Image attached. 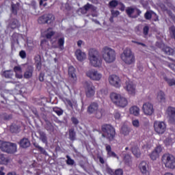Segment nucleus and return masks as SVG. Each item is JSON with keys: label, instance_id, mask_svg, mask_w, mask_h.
<instances>
[{"label": "nucleus", "instance_id": "obj_1", "mask_svg": "<svg viewBox=\"0 0 175 175\" xmlns=\"http://www.w3.org/2000/svg\"><path fill=\"white\" fill-rule=\"evenodd\" d=\"M102 56L104 61L107 64H111L116 61V51L111 47L105 46L103 49Z\"/></svg>", "mask_w": 175, "mask_h": 175}, {"label": "nucleus", "instance_id": "obj_61", "mask_svg": "<svg viewBox=\"0 0 175 175\" xmlns=\"http://www.w3.org/2000/svg\"><path fill=\"white\" fill-rule=\"evenodd\" d=\"M36 69L40 70L42 68V62H36Z\"/></svg>", "mask_w": 175, "mask_h": 175}, {"label": "nucleus", "instance_id": "obj_35", "mask_svg": "<svg viewBox=\"0 0 175 175\" xmlns=\"http://www.w3.org/2000/svg\"><path fill=\"white\" fill-rule=\"evenodd\" d=\"M157 98V100L161 103L165 101V94L162 91H160L158 92Z\"/></svg>", "mask_w": 175, "mask_h": 175}, {"label": "nucleus", "instance_id": "obj_58", "mask_svg": "<svg viewBox=\"0 0 175 175\" xmlns=\"http://www.w3.org/2000/svg\"><path fill=\"white\" fill-rule=\"evenodd\" d=\"M111 14H112V16L116 18L120 15V12L118 10H112Z\"/></svg>", "mask_w": 175, "mask_h": 175}, {"label": "nucleus", "instance_id": "obj_12", "mask_svg": "<svg viewBox=\"0 0 175 175\" xmlns=\"http://www.w3.org/2000/svg\"><path fill=\"white\" fill-rule=\"evenodd\" d=\"M138 169L143 175H150L149 165L147 161H142L138 165Z\"/></svg>", "mask_w": 175, "mask_h": 175}, {"label": "nucleus", "instance_id": "obj_38", "mask_svg": "<svg viewBox=\"0 0 175 175\" xmlns=\"http://www.w3.org/2000/svg\"><path fill=\"white\" fill-rule=\"evenodd\" d=\"M38 23L40 25H44V24H47V21H46V14L40 16L38 19Z\"/></svg>", "mask_w": 175, "mask_h": 175}, {"label": "nucleus", "instance_id": "obj_57", "mask_svg": "<svg viewBox=\"0 0 175 175\" xmlns=\"http://www.w3.org/2000/svg\"><path fill=\"white\" fill-rule=\"evenodd\" d=\"M149 32V27L148 26H145L143 28V33L144 36H147Z\"/></svg>", "mask_w": 175, "mask_h": 175}, {"label": "nucleus", "instance_id": "obj_2", "mask_svg": "<svg viewBox=\"0 0 175 175\" xmlns=\"http://www.w3.org/2000/svg\"><path fill=\"white\" fill-rule=\"evenodd\" d=\"M102 137H105L109 142L115 140L116 130L110 124H104L102 126Z\"/></svg>", "mask_w": 175, "mask_h": 175}, {"label": "nucleus", "instance_id": "obj_20", "mask_svg": "<svg viewBox=\"0 0 175 175\" xmlns=\"http://www.w3.org/2000/svg\"><path fill=\"white\" fill-rule=\"evenodd\" d=\"M75 55L77 59L79 62H82L86 59V54L85 52L82 51L81 49H77L75 51Z\"/></svg>", "mask_w": 175, "mask_h": 175}, {"label": "nucleus", "instance_id": "obj_19", "mask_svg": "<svg viewBox=\"0 0 175 175\" xmlns=\"http://www.w3.org/2000/svg\"><path fill=\"white\" fill-rule=\"evenodd\" d=\"M167 113L170 117V122L172 123L175 122V108L170 107L167 108Z\"/></svg>", "mask_w": 175, "mask_h": 175}, {"label": "nucleus", "instance_id": "obj_28", "mask_svg": "<svg viewBox=\"0 0 175 175\" xmlns=\"http://www.w3.org/2000/svg\"><path fill=\"white\" fill-rule=\"evenodd\" d=\"M19 3H16V4L12 3L11 4V13L14 14V16H16L18 14V10H19Z\"/></svg>", "mask_w": 175, "mask_h": 175}, {"label": "nucleus", "instance_id": "obj_15", "mask_svg": "<svg viewBox=\"0 0 175 175\" xmlns=\"http://www.w3.org/2000/svg\"><path fill=\"white\" fill-rule=\"evenodd\" d=\"M125 89L126 90L129 94L135 95L136 93V86L133 84L132 81L129 80L126 82V87Z\"/></svg>", "mask_w": 175, "mask_h": 175}, {"label": "nucleus", "instance_id": "obj_33", "mask_svg": "<svg viewBox=\"0 0 175 175\" xmlns=\"http://www.w3.org/2000/svg\"><path fill=\"white\" fill-rule=\"evenodd\" d=\"M68 137L69 139L72 142L76 140V132L75 131V129H70L68 131Z\"/></svg>", "mask_w": 175, "mask_h": 175}, {"label": "nucleus", "instance_id": "obj_62", "mask_svg": "<svg viewBox=\"0 0 175 175\" xmlns=\"http://www.w3.org/2000/svg\"><path fill=\"white\" fill-rule=\"evenodd\" d=\"M107 172L110 175H115V173H114L115 172H113V170L110 167H107Z\"/></svg>", "mask_w": 175, "mask_h": 175}, {"label": "nucleus", "instance_id": "obj_64", "mask_svg": "<svg viewBox=\"0 0 175 175\" xmlns=\"http://www.w3.org/2000/svg\"><path fill=\"white\" fill-rule=\"evenodd\" d=\"M168 67L175 72V64H168Z\"/></svg>", "mask_w": 175, "mask_h": 175}, {"label": "nucleus", "instance_id": "obj_17", "mask_svg": "<svg viewBox=\"0 0 175 175\" xmlns=\"http://www.w3.org/2000/svg\"><path fill=\"white\" fill-rule=\"evenodd\" d=\"M161 77H162L164 81L167 83V84L172 87L175 85V79H169L166 76V74L165 72H161Z\"/></svg>", "mask_w": 175, "mask_h": 175}, {"label": "nucleus", "instance_id": "obj_16", "mask_svg": "<svg viewBox=\"0 0 175 175\" xmlns=\"http://www.w3.org/2000/svg\"><path fill=\"white\" fill-rule=\"evenodd\" d=\"M33 70L34 69L33 66H27L23 74V77L27 79H31L33 77Z\"/></svg>", "mask_w": 175, "mask_h": 175}, {"label": "nucleus", "instance_id": "obj_7", "mask_svg": "<svg viewBox=\"0 0 175 175\" xmlns=\"http://www.w3.org/2000/svg\"><path fill=\"white\" fill-rule=\"evenodd\" d=\"M161 162L168 169H175V157L170 154H165L161 157Z\"/></svg>", "mask_w": 175, "mask_h": 175}, {"label": "nucleus", "instance_id": "obj_48", "mask_svg": "<svg viewBox=\"0 0 175 175\" xmlns=\"http://www.w3.org/2000/svg\"><path fill=\"white\" fill-rule=\"evenodd\" d=\"M144 18L146 20L150 21L152 18V13L150 11H147L144 14Z\"/></svg>", "mask_w": 175, "mask_h": 175}, {"label": "nucleus", "instance_id": "obj_32", "mask_svg": "<svg viewBox=\"0 0 175 175\" xmlns=\"http://www.w3.org/2000/svg\"><path fill=\"white\" fill-rule=\"evenodd\" d=\"M20 26L19 22L17 19L11 20V23H10V27L12 29H15Z\"/></svg>", "mask_w": 175, "mask_h": 175}, {"label": "nucleus", "instance_id": "obj_51", "mask_svg": "<svg viewBox=\"0 0 175 175\" xmlns=\"http://www.w3.org/2000/svg\"><path fill=\"white\" fill-rule=\"evenodd\" d=\"M19 56L23 59H25L27 57V53L25 51L21 50V51H19Z\"/></svg>", "mask_w": 175, "mask_h": 175}, {"label": "nucleus", "instance_id": "obj_6", "mask_svg": "<svg viewBox=\"0 0 175 175\" xmlns=\"http://www.w3.org/2000/svg\"><path fill=\"white\" fill-rule=\"evenodd\" d=\"M0 149L8 154H14L17 152V145L14 143L0 140Z\"/></svg>", "mask_w": 175, "mask_h": 175}, {"label": "nucleus", "instance_id": "obj_22", "mask_svg": "<svg viewBox=\"0 0 175 175\" xmlns=\"http://www.w3.org/2000/svg\"><path fill=\"white\" fill-rule=\"evenodd\" d=\"M98 109V105L96 103H92L88 107L87 111L89 114L94 113Z\"/></svg>", "mask_w": 175, "mask_h": 175}, {"label": "nucleus", "instance_id": "obj_14", "mask_svg": "<svg viewBox=\"0 0 175 175\" xmlns=\"http://www.w3.org/2000/svg\"><path fill=\"white\" fill-rule=\"evenodd\" d=\"M162 152V147L160 146H157L152 152L149 154L150 159L152 161H156L159 158V155Z\"/></svg>", "mask_w": 175, "mask_h": 175}, {"label": "nucleus", "instance_id": "obj_8", "mask_svg": "<svg viewBox=\"0 0 175 175\" xmlns=\"http://www.w3.org/2000/svg\"><path fill=\"white\" fill-rule=\"evenodd\" d=\"M154 129L158 135H163L167 130V125L164 122L154 121Z\"/></svg>", "mask_w": 175, "mask_h": 175}, {"label": "nucleus", "instance_id": "obj_55", "mask_svg": "<svg viewBox=\"0 0 175 175\" xmlns=\"http://www.w3.org/2000/svg\"><path fill=\"white\" fill-rule=\"evenodd\" d=\"M132 159L130 155H126L124 157V161L127 164H130L131 163Z\"/></svg>", "mask_w": 175, "mask_h": 175}, {"label": "nucleus", "instance_id": "obj_23", "mask_svg": "<svg viewBox=\"0 0 175 175\" xmlns=\"http://www.w3.org/2000/svg\"><path fill=\"white\" fill-rule=\"evenodd\" d=\"M68 75L69 77L73 81H77V77H76V70L75 69V67L70 66L68 68Z\"/></svg>", "mask_w": 175, "mask_h": 175}, {"label": "nucleus", "instance_id": "obj_18", "mask_svg": "<svg viewBox=\"0 0 175 175\" xmlns=\"http://www.w3.org/2000/svg\"><path fill=\"white\" fill-rule=\"evenodd\" d=\"M18 144L21 148L23 149H26L30 147L31 146V142L27 138H23L20 140L18 142Z\"/></svg>", "mask_w": 175, "mask_h": 175}, {"label": "nucleus", "instance_id": "obj_21", "mask_svg": "<svg viewBox=\"0 0 175 175\" xmlns=\"http://www.w3.org/2000/svg\"><path fill=\"white\" fill-rule=\"evenodd\" d=\"M105 149L107 152L108 157H113L119 159V157L111 150V146L109 144H105Z\"/></svg>", "mask_w": 175, "mask_h": 175}, {"label": "nucleus", "instance_id": "obj_3", "mask_svg": "<svg viewBox=\"0 0 175 175\" xmlns=\"http://www.w3.org/2000/svg\"><path fill=\"white\" fill-rule=\"evenodd\" d=\"M89 60L91 66L95 68H99L102 65V59L100 57V54L95 49L89 51Z\"/></svg>", "mask_w": 175, "mask_h": 175}, {"label": "nucleus", "instance_id": "obj_25", "mask_svg": "<svg viewBox=\"0 0 175 175\" xmlns=\"http://www.w3.org/2000/svg\"><path fill=\"white\" fill-rule=\"evenodd\" d=\"M65 103L68 106H70L72 109H77L78 107L77 100H76L75 99H71V100L66 99Z\"/></svg>", "mask_w": 175, "mask_h": 175}, {"label": "nucleus", "instance_id": "obj_4", "mask_svg": "<svg viewBox=\"0 0 175 175\" xmlns=\"http://www.w3.org/2000/svg\"><path fill=\"white\" fill-rule=\"evenodd\" d=\"M121 59L126 65H133L135 62V57L130 48L124 50L121 55Z\"/></svg>", "mask_w": 175, "mask_h": 175}, {"label": "nucleus", "instance_id": "obj_36", "mask_svg": "<svg viewBox=\"0 0 175 175\" xmlns=\"http://www.w3.org/2000/svg\"><path fill=\"white\" fill-rule=\"evenodd\" d=\"M162 51L167 55H172L174 53V50L169 46H164Z\"/></svg>", "mask_w": 175, "mask_h": 175}, {"label": "nucleus", "instance_id": "obj_39", "mask_svg": "<svg viewBox=\"0 0 175 175\" xmlns=\"http://www.w3.org/2000/svg\"><path fill=\"white\" fill-rule=\"evenodd\" d=\"M53 111L59 116H61L62 115L64 114V110L57 107H53Z\"/></svg>", "mask_w": 175, "mask_h": 175}, {"label": "nucleus", "instance_id": "obj_27", "mask_svg": "<svg viewBox=\"0 0 175 175\" xmlns=\"http://www.w3.org/2000/svg\"><path fill=\"white\" fill-rule=\"evenodd\" d=\"M88 10H92L93 12H95V10H96V8L90 3H87L83 7V9L81 10V11L82 13H87Z\"/></svg>", "mask_w": 175, "mask_h": 175}, {"label": "nucleus", "instance_id": "obj_9", "mask_svg": "<svg viewBox=\"0 0 175 175\" xmlns=\"http://www.w3.org/2000/svg\"><path fill=\"white\" fill-rule=\"evenodd\" d=\"M85 75L90 79L94 81H99L103 77V74L94 69L88 70V71H86Z\"/></svg>", "mask_w": 175, "mask_h": 175}, {"label": "nucleus", "instance_id": "obj_40", "mask_svg": "<svg viewBox=\"0 0 175 175\" xmlns=\"http://www.w3.org/2000/svg\"><path fill=\"white\" fill-rule=\"evenodd\" d=\"M3 75H4V77L7 79H10L14 76V72L11 70H8L7 71H4Z\"/></svg>", "mask_w": 175, "mask_h": 175}, {"label": "nucleus", "instance_id": "obj_47", "mask_svg": "<svg viewBox=\"0 0 175 175\" xmlns=\"http://www.w3.org/2000/svg\"><path fill=\"white\" fill-rule=\"evenodd\" d=\"M94 114L96 118L100 119L103 116V110L98 109V110L94 113Z\"/></svg>", "mask_w": 175, "mask_h": 175}, {"label": "nucleus", "instance_id": "obj_34", "mask_svg": "<svg viewBox=\"0 0 175 175\" xmlns=\"http://www.w3.org/2000/svg\"><path fill=\"white\" fill-rule=\"evenodd\" d=\"M64 44H65V38L62 37L57 40V47L61 49L64 50Z\"/></svg>", "mask_w": 175, "mask_h": 175}, {"label": "nucleus", "instance_id": "obj_52", "mask_svg": "<svg viewBox=\"0 0 175 175\" xmlns=\"http://www.w3.org/2000/svg\"><path fill=\"white\" fill-rule=\"evenodd\" d=\"M42 174V171L40 170H35L33 172L32 175H40ZM28 175H31V172L30 171H28Z\"/></svg>", "mask_w": 175, "mask_h": 175}, {"label": "nucleus", "instance_id": "obj_49", "mask_svg": "<svg viewBox=\"0 0 175 175\" xmlns=\"http://www.w3.org/2000/svg\"><path fill=\"white\" fill-rule=\"evenodd\" d=\"M118 5V1L117 0H112L109 2L110 8H116Z\"/></svg>", "mask_w": 175, "mask_h": 175}, {"label": "nucleus", "instance_id": "obj_26", "mask_svg": "<svg viewBox=\"0 0 175 175\" xmlns=\"http://www.w3.org/2000/svg\"><path fill=\"white\" fill-rule=\"evenodd\" d=\"M38 133L40 135L39 140H40L44 144H48V137L46 134L42 131H38Z\"/></svg>", "mask_w": 175, "mask_h": 175}, {"label": "nucleus", "instance_id": "obj_56", "mask_svg": "<svg viewBox=\"0 0 175 175\" xmlns=\"http://www.w3.org/2000/svg\"><path fill=\"white\" fill-rule=\"evenodd\" d=\"M123 174H124V172L121 168L116 170L114 172V175H123Z\"/></svg>", "mask_w": 175, "mask_h": 175}, {"label": "nucleus", "instance_id": "obj_24", "mask_svg": "<svg viewBox=\"0 0 175 175\" xmlns=\"http://www.w3.org/2000/svg\"><path fill=\"white\" fill-rule=\"evenodd\" d=\"M131 152H133V154L137 158H139L141 156V152L139 148L135 146V143H131Z\"/></svg>", "mask_w": 175, "mask_h": 175}, {"label": "nucleus", "instance_id": "obj_11", "mask_svg": "<svg viewBox=\"0 0 175 175\" xmlns=\"http://www.w3.org/2000/svg\"><path fill=\"white\" fill-rule=\"evenodd\" d=\"M142 111L145 115H152L154 111L153 105L149 102L144 103L142 105Z\"/></svg>", "mask_w": 175, "mask_h": 175}, {"label": "nucleus", "instance_id": "obj_54", "mask_svg": "<svg viewBox=\"0 0 175 175\" xmlns=\"http://www.w3.org/2000/svg\"><path fill=\"white\" fill-rule=\"evenodd\" d=\"M172 142H173V139L171 137H168L165 140V143L166 146L171 145L172 144Z\"/></svg>", "mask_w": 175, "mask_h": 175}, {"label": "nucleus", "instance_id": "obj_31", "mask_svg": "<svg viewBox=\"0 0 175 175\" xmlns=\"http://www.w3.org/2000/svg\"><path fill=\"white\" fill-rule=\"evenodd\" d=\"M20 129V126L18 124H11V126L10 127V131L12 132V133H18Z\"/></svg>", "mask_w": 175, "mask_h": 175}, {"label": "nucleus", "instance_id": "obj_43", "mask_svg": "<svg viewBox=\"0 0 175 175\" xmlns=\"http://www.w3.org/2000/svg\"><path fill=\"white\" fill-rule=\"evenodd\" d=\"M170 34L175 40V26L172 25L169 28Z\"/></svg>", "mask_w": 175, "mask_h": 175}, {"label": "nucleus", "instance_id": "obj_5", "mask_svg": "<svg viewBox=\"0 0 175 175\" xmlns=\"http://www.w3.org/2000/svg\"><path fill=\"white\" fill-rule=\"evenodd\" d=\"M113 103L118 107L124 108L128 105V100L125 97L117 93H111L110 95Z\"/></svg>", "mask_w": 175, "mask_h": 175}, {"label": "nucleus", "instance_id": "obj_29", "mask_svg": "<svg viewBox=\"0 0 175 175\" xmlns=\"http://www.w3.org/2000/svg\"><path fill=\"white\" fill-rule=\"evenodd\" d=\"M129 111L131 114L138 116L139 115L140 109L137 106H133L130 107Z\"/></svg>", "mask_w": 175, "mask_h": 175}, {"label": "nucleus", "instance_id": "obj_46", "mask_svg": "<svg viewBox=\"0 0 175 175\" xmlns=\"http://www.w3.org/2000/svg\"><path fill=\"white\" fill-rule=\"evenodd\" d=\"M121 133L125 136H127V135H129L130 133V129L128 127L124 126L122 128Z\"/></svg>", "mask_w": 175, "mask_h": 175}, {"label": "nucleus", "instance_id": "obj_37", "mask_svg": "<svg viewBox=\"0 0 175 175\" xmlns=\"http://www.w3.org/2000/svg\"><path fill=\"white\" fill-rule=\"evenodd\" d=\"M47 24H51L55 21V16L52 14H46Z\"/></svg>", "mask_w": 175, "mask_h": 175}, {"label": "nucleus", "instance_id": "obj_30", "mask_svg": "<svg viewBox=\"0 0 175 175\" xmlns=\"http://www.w3.org/2000/svg\"><path fill=\"white\" fill-rule=\"evenodd\" d=\"M33 146H34L36 148H37V149L38 150V151H39L41 154L45 155V156H48V155H49V154H48V152L46 151V150H45L44 148H42V146H40L38 143H33Z\"/></svg>", "mask_w": 175, "mask_h": 175}, {"label": "nucleus", "instance_id": "obj_53", "mask_svg": "<svg viewBox=\"0 0 175 175\" xmlns=\"http://www.w3.org/2000/svg\"><path fill=\"white\" fill-rule=\"evenodd\" d=\"M3 119H4L5 120H10L12 119V115L4 113L3 114Z\"/></svg>", "mask_w": 175, "mask_h": 175}, {"label": "nucleus", "instance_id": "obj_50", "mask_svg": "<svg viewBox=\"0 0 175 175\" xmlns=\"http://www.w3.org/2000/svg\"><path fill=\"white\" fill-rule=\"evenodd\" d=\"M14 72L15 73H22L23 72V70L21 67V66H15V67H14Z\"/></svg>", "mask_w": 175, "mask_h": 175}, {"label": "nucleus", "instance_id": "obj_41", "mask_svg": "<svg viewBox=\"0 0 175 175\" xmlns=\"http://www.w3.org/2000/svg\"><path fill=\"white\" fill-rule=\"evenodd\" d=\"M66 158L67 160L66 161V163L68 165H75V160L72 159L70 156L66 155Z\"/></svg>", "mask_w": 175, "mask_h": 175}, {"label": "nucleus", "instance_id": "obj_44", "mask_svg": "<svg viewBox=\"0 0 175 175\" xmlns=\"http://www.w3.org/2000/svg\"><path fill=\"white\" fill-rule=\"evenodd\" d=\"M126 12L127 13V15H129V17H132V15L135 12V8H128L126 9Z\"/></svg>", "mask_w": 175, "mask_h": 175}, {"label": "nucleus", "instance_id": "obj_63", "mask_svg": "<svg viewBox=\"0 0 175 175\" xmlns=\"http://www.w3.org/2000/svg\"><path fill=\"white\" fill-rule=\"evenodd\" d=\"M114 116L116 119L119 120L121 117V115L119 112H116Z\"/></svg>", "mask_w": 175, "mask_h": 175}, {"label": "nucleus", "instance_id": "obj_42", "mask_svg": "<svg viewBox=\"0 0 175 175\" xmlns=\"http://www.w3.org/2000/svg\"><path fill=\"white\" fill-rule=\"evenodd\" d=\"M55 35V31L52 29L49 28L47 29V33L46 34V38L47 39H51Z\"/></svg>", "mask_w": 175, "mask_h": 175}, {"label": "nucleus", "instance_id": "obj_10", "mask_svg": "<svg viewBox=\"0 0 175 175\" xmlns=\"http://www.w3.org/2000/svg\"><path fill=\"white\" fill-rule=\"evenodd\" d=\"M84 88L87 97L91 98L95 94V88L91 82H85L84 83Z\"/></svg>", "mask_w": 175, "mask_h": 175}, {"label": "nucleus", "instance_id": "obj_13", "mask_svg": "<svg viewBox=\"0 0 175 175\" xmlns=\"http://www.w3.org/2000/svg\"><path fill=\"white\" fill-rule=\"evenodd\" d=\"M109 83L116 88L121 87L122 81L119 77L116 75H111L109 77Z\"/></svg>", "mask_w": 175, "mask_h": 175}, {"label": "nucleus", "instance_id": "obj_60", "mask_svg": "<svg viewBox=\"0 0 175 175\" xmlns=\"http://www.w3.org/2000/svg\"><path fill=\"white\" fill-rule=\"evenodd\" d=\"M35 63L42 62L41 56L40 55H36L34 57Z\"/></svg>", "mask_w": 175, "mask_h": 175}, {"label": "nucleus", "instance_id": "obj_45", "mask_svg": "<svg viewBox=\"0 0 175 175\" xmlns=\"http://www.w3.org/2000/svg\"><path fill=\"white\" fill-rule=\"evenodd\" d=\"M0 163L5 165L8 163V159H6L4 156V154H0Z\"/></svg>", "mask_w": 175, "mask_h": 175}, {"label": "nucleus", "instance_id": "obj_59", "mask_svg": "<svg viewBox=\"0 0 175 175\" xmlns=\"http://www.w3.org/2000/svg\"><path fill=\"white\" fill-rule=\"evenodd\" d=\"M133 126H135V128H139V122L138 120H133Z\"/></svg>", "mask_w": 175, "mask_h": 175}]
</instances>
